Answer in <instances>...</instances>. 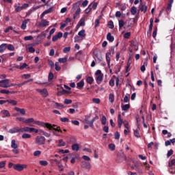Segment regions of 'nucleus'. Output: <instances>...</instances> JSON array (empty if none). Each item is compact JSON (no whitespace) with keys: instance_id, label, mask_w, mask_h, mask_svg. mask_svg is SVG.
<instances>
[{"instance_id":"nucleus-33","label":"nucleus","mask_w":175,"mask_h":175,"mask_svg":"<svg viewBox=\"0 0 175 175\" xmlns=\"http://www.w3.org/2000/svg\"><path fill=\"white\" fill-rule=\"evenodd\" d=\"M6 102H8V103H10L11 105H12V106L17 105V101L14 100H6Z\"/></svg>"},{"instance_id":"nucleus-30","label":"nucleus","mask_w":175,"mask_h":175,"mask_svg":"<svg viewBox=\"0 0 175 175\" xmlns=\"http://www.w3.org/2000/svg\"><path fill=\"white\" fill-rule=\"evenodd\" d=\"M131 14H133V16H135V14H136V13H137V8L136 7H132L131 8Z\"/></svg>"},{"instance_id":"nucleus-23","label":"nucleus","mask_w":175,"mask_h":175,"mask_svg":"<svg viewBox=\"0 0 175 175\" xmlns=\"http://www.w3.org/2000/svg\"><path fill=\"white\" fill-rule=\"evenodd\" d=\"M78 36L82 38V39H84L85 38V30L82 29L78 33Z\"/></svg>"},{"instance_id":"nucleus-21","label":"nucleus","mask_w":175,"mask_h":175,"mask_svg":"<svg viewBox=\"0 0 175 175\" xmlns=\"http://www.w3.org/2000/svg\"><path fill=\"white\" fill-rule=\"evenodd\" d=\"M72 151H79V150H80V146L78 144H74L72 145Z\"/></svg>"},{"instance_id":"nucleus-9","label":"nucleus","mask_w":175,"mask_h":175,"mask_svg":"<svg viewBox=\"0 0 175 175\" xmlns=\"http://www.w3.org/2000/svg\"><path fill=\"white\" fill-rule=\"evenodd\" d=\"M63 33L62 32H59L57 33V35L54 36L53 38H52V41L53 42H57V40H58V39H61V38L63 36Z\"/></svg>"},{"instance_id":"nucleus-51","label":"nucleus","mask_w":175,"mask_h":175,"mask_svg":"<svg viewBox=\"0 0 175 175\" xmlns=\"http://www.w3.org/2000/svg\"><path fill=\"white\" fill-rule=\"evenodd\" d=\"M0 87H3V88H9L10 85H9V83H0Z\"/></svg>"},{"instance_id":"nucleus-28","label":"nucleus","mask_w":175,"mask_h":175,"mask_svg":"<svg viewBox=\"0 0 175 175\" xmlns=\"http://www.w3.org/2000/svg\"><path fill=\"white\" fill-rule=\"evenodd\" d=\"M173 166H175V159H172L169 161L168 163V167H170V169H172Z\"/></svg>"},{"instance_id":"nucleus-62","label":"nucleus","mask_w":175,"mask_h":175,"mask_svg":"<svg viewBox=\"0 0 175 175\" xmlns=\"http://www.w3.org/2000/svg\"><path fill=\"white\" fill-rule=\"evenodd\" d=\"M65 105H70L72 103V100L70 99H65L64 100Z\"/></svg>"},{"instance_id":"nucleus-52","label":"nucleus","mask_w":175,"mask_h":175,"mask_svg":"<svg viewBox=\"0 0 175 175\" xmlns=\"http://www.w3.org/2000/svg\"><path fill=\"white\" fill-rule=\"evenodd\" d=\"M123 124H124V127L126 128V129H129V123H128V121L124 120L123 122Z\"/></svg>"},{"instance_id":"nucleus-47","label":"nucleus","mask_w":175,"mask_h":175,"mask_svg":"<svg viewBox=\"0 0 175 175\" xmlns=\"http://www.w3.org/2000/svg\"><path fill=\"white\" fill-rule=\"evenodd\" d=\"M66 61H68V59L66 57L59 59V62H60L61 64H65V62H66Z\"/></svg>"},{"instance_id":"nucleus-50","label":"nucleus","mask_w":175,"mask_h":175,"mask_svg":"<svg viewBox=\"0 0 175 175\" xmlns=\"http://www.w3.org/2000/svg\"><path fill=\"white\" fill-rule=\"evenodd\" d=\"M92 102L96 103V105H99L100 103V99L99 98H93Z\"/></svg>"},{"instance_id":"nucleus-19","label":"nucleus","mask_w":175,"mask_h":175,"mask_svg":"<svg viewBox=\"0 0 175 175\" xmlns=\"http://www.w3.org/2000/svg\"><path fill=\"white\" fill-rule=\"evenodd\" d=\"M89 6H90V8L92 10L93 9V10H96V8H98V3H96V2H92L90 5H89Z\"/></svg>"},{"instance_id":"nucleus-39","label":"nucleus","mask_w":175,"mask_h":175,"mask_svg":"<svg viewBox=\"0 0 175 175\" xmlns=\"http://www.w3.org/2000/svg\"><path fill=\"white\" fill-rule=\"evenodd\" d=\"M86 81L88 84H92V83H94V78H92V77H88Z\"/></svg>"},{"instance_id":"nucleus-46","label":"nucleus","mask_w":175,"mask_h":175,"mask_svg":"<svg viewBox=\"0 0 175 175\" xmlns=\"http://www.w3.org/2000/svg\"><path fill=\"white\" fill-rule=\"evenodd\" d=\"M8 49L10 51H14V46H13L12 44H8Z\"/></svg>"},{"instance_id":"nucleus-14","label":"nucleus","mask_w":175,"mask_h":175,"mask_svg":"<svg viewBox=\"0 0 175 175\" xmlns=\"http://www.w3.org/2000/svg\"><path fill=\"white\" fill-rule=\"evenodd\" d=\"M118 128H121V126H122V124H124V121H122V119L121 118V114L118 116Z\"/></svg>"},{"instance_id":"nucleus-35","label":"nucleus","mask_w":175,"mask_h":175,"mask_svg":"<svg viewBox=\"0 0 175 175\" xmlns=\"http://www.w3.org/2000/svg\"><path fill=\"white\" fill-rule=\"evenodd\" d=\"M66 146V143L64 142V139L59 140V147H65Z\"/></svg>"},{"instance_id":"nucleus-38","label":"nucleus","mask_w":175,"mask_h":175,"mask_svg":"<svg viewBox=\"0 0 175 175\" xmlns=\"http://www.w3.org/2000/svg\"><path fill=\"white\" fill-rule=\"evenodd\" d=\"M131 98V95L126 94L124 98V103H128L129 102V98Z\"/></svg>"},{"instance_id":"nucleus-6","label":"nucleus","mask_w":175,"mask_h":175,"mask_svg":"<svg viewBox=\"0 0 175 175\" xmlns=\"http://www.w3.org/2000/svg\"><path fill=\"white\" fill-rule=\"evenodd\" d=\"M36 91L37 92H40L44 98H47V96H49V92H47V89H37Z\"/></svg>"},{"instance_id":"nucleus-64","label":"nucleus","mask_w":175,"mask_h":175,"mask_svg":"<svg viewBox=\"0 0 175 175\" xmlns=\"http://www.w3.org/2000/svg\"><path fill=\"white\" fill-rule=\"evenodd\" d=\"M114 136H115V139L116 140H118V139H120V133L118 132L115 133Z\"/></svg>"},{"instance_id":"nucleus-10","label":"nucleus","mask_w":175,"mask_h":175,"mask_svg":"<svg viewBox=\"0 0 175 175\" xmlns=\"http://www.w3.org/2000/svg\"><path fill=\"white\" fill-rule=\"evenodd\" d=\"M50 22L44 20V19H42L41 20V22L39 23V26L40 27H47L49 26V24Z\"/></svg>"},{"instance_id":"nucleus-40","label":"nucleus","mask_w":175,"mask_h":175,"mask_svg":"<svg viewBox=\"0 0 175 175\" xmlns=\"http://www.w3.org/2000/svg\"><path fill=\"white\" fill-rule=\"evenodd\" d=\"M108 27L110 29H113V28H114V23H113V21H109L108 22Z\"/></svg>"},{"instance_id":"nucleus-44","label":"nucleus","mask_w":175,"mask_h":175,"mask_svg":"<svg viewBox=\"0 0 175 175\" xmlns=\"http://www.w3.org/2000/svg\"><path fill=\"white\" fill-rule=\"evenodd\" d=\"M40 165H41V166H47L49 163L47 161H40Z\"/></svg>"},{"instance_id":"nucleus-22","label":"nucleus","mask_w":175,"mask_h":175,"mask_svg":"<svg viewBox=\"0 0 175 175\" xmlns=\"http://www.w3.org/2000/svg\"><path fill=\"white\" fill-rule=\"evenodd\" d=\"M11 147L12 148H14V150L18 148V145L16 144V141L14 139H12L11 142Z\"/></svg>"},{"instance_id":"nucleus-1","label":"nucleus","mask_w":175,"mask_h":175,"mask_svg":"<svg viewBox=\"0 0 175 175\" xmlns=\"http://www.w3.org/2000/svg\"><path fill=\"white\" fill-rule=\"evenodd\" d=\"M46 143V137L42 135H38L36 137L35 144L36 146H43Z\"/></svg>"},{"instance_id":"nucleus-60","label":"nucleus","mask_w":175,"mask_h":175,"mask_svg":"<svg viewBox=\"0 0 175 175\" xmlns=\"http://www.w3.org/2000/svg\"><path fill=\"white\" fill-rule=\"evenodd\" d=\"M134 136H135V137H140V134L139 133L138 130L134 131Z\"/></svg>"},{"instance_id":"nucleus-24","label":"nucleus","mask_w":175,"mask_h":175,"mask_svg":"<svg viewBox=\"0 0 175 175\" xmlns=\"http://www.w3.org/2000/svg\"><path fill=\"white\" fill-rule=\"evenodd\" d=\"M132 64V59L129 57L128 62L126 64V72H129V69L131 67V64Z\"/></svg>"},{"instance_id":"nucleus-58","label":"nucleus","mask_w":175,"mask_h":175,"mask_svg":"<svg viewBox=\"0 0 175 175\" xmlns=\"http://www.w3.org/2000/svg\"><path fill=\"white\" fill-rule=\"evenodd\" d=\"M172 155H173V150L171 149L167 152V158H170Z\"/></svg>"},{"instance_id":"nucleus-8","label":"nucleus","mask_w":175,"mask_h":175,"mask_svg":"<svg viewBox=\"0 0 175 175\" xmlns=\"http://www.w3.org/2000/svg\"><path fill=\"white\" fill-rule=\"evenodd\" d=\"M81 167L85 169H91V163H90L88 161H82Z\"/></svg>"},{"instance_id":"nucleus-61","label":"nucleus","mask_w":175,"mask_h":175,"mask_svg":"<svg viewBox=\"0 0 175 175\" xmlns=\"http://www.w3.org/2000/svg\"><path fill=\"white\" fill-rule=\"evenodd\" d=\"M48 79L49 80H53V79H54V74H53V72H49Z\"/></svg>"},{"instance_id":"nucleus-42","label":"nucleus","mask_w":175,"mask_h":175,"mask_svg":"<svg viewBox=\"0 0 175 175\" xmlns=\"http://www.w3.org/2000/svg\"><path fill=\"white\" fill-rule=\"evenodd\" d=\"M109 100L111 102V103H113L114 102V94H110L109 96Z\"/></svg>"},{"instance_id":"nucleus-55","label":"nucleus","mask_w":175,"mask_h":175,"mask_svg":"<svg viewBox=\"0 0 175 175\" xmlns=\"http://www.w3.org/2000/svg\"><path fill=\"white\" fill-rule=\"evenodd\" d=\"M42 154V152L40 150H36L33 152V156L34 157H39Z\"/></svg>"},{"instance_id":"nucleus-7","label":"nucleus","mask_w":175,"mask_h":175,"mask_svg":"<svg viewBox=\"0 0 175 175\" xmlns=\"http://www.w3.org/2000/svg\"><path fill=\"white\" fill-rule=\"evenodd\" d=\"M139 9L141 12H143L144 13H146L148 7L146 5V3L141 2L139 6Z\"/></svg>"},{"instance_id":"nucleus-20","label":"nucleus","mask_w":175,"mask_h":175,"mask_svg":"<svg viewBox=\"0 0 175 175\" xmlns=\"http://www.w3.org/2000/svg\"><path fill=\"white\" fill-rule=\"evenodd\" d=\"M78 24V26L84 27V25H85V18H81V20L79 21Z\"/></svg>"},{"instance_id":"nucleus-48","label":"nucleus","mask_w":175,"mask_h":175,"mask_svg":"<svg viewBox=\"0 0 175 175\" xmlns=\"http://www.w3.org/2000/svg\"><path fill=\"white\" fill-rule=\"evenodd\" d=\"M124 25H125V23L124 22V21H122V20L119 21L120 29H121V28H122V27H124Z\"/></svg>"},{"instance_id":"nucleus-4","label":"nucleus","mask_w":175,"mask_h":175,"mask_svg":"<svg viewBox=\"0 0 175 175\" xmlns=\"http://www.w3.org/2000/svg\"><path fill=\"white\" fill-rule=\"evenodd\" d=\"M80 3H81V1H78L74 5L73 8L71 9V13H73L75 9H77L74 14L76 16H79L80 14V12H81V10L79 8V6H80Z\"/></svg>"},{"instance_id":"nucleus-13","label":"nucleus","mask_w":175,"mask_h":175,"mask_svg":"<svg viewBox=\"0 0 175 175\" xmlns=\"http://www.w3.org/2000/svg\"><path fill=\"white\" fill-rule=\"evenodd\" d=\"M24 132H29V133H31V127L25 126L23 128H21L20 133H23Z\"/></svg>"},{"instance_id":"nucleus-43","label":"nucleus","mask_w":175,"mask_h":175,"mask_svg":"<svg viewBox=\"0 0 175 175\" xmlns=\"http://www.w3.org/2000/svg\"><path fill=\"white\" fill-rule=\"evenodd\" d=\"M0 92H1V94H13L14 92H10V91H9L8 90H1L0 91Z\"/></svg>"},{"instance_id":"nucleus-11","label":"nucleus","mask_w":175,"mask_h":175,"mask_svg":"<svg viewBox=\"0 0 175 175\" xmlns=\"http://www.w3.org/2000/svg\"><path fill=\"white\" fill-rule=\"evenodd\" d=\"M111 59V53H106V61L107 62V65L109 68H110V61Z\"/></svg>"},{"instance_id":"nucleus-37","label":"nucleus","mask_w":175,"mask_h":175,"mask_svg":"<svg viewBox=\"0 0 175 175\" xmlns=\"http://www.w3.org/2000/svg\"><path fill=\"white\" fill-rule=\"evenodd\" d=\"M31 136L28 133H23L22 135V139H31Z\"/></svg>"},{"instance_id":"nucleus-56","label":"nucleus","mask_w":175,"mask_h":175,"mask_svg":"<svg viewBox=\"0 0 175 175\" xmlns=\"http://www.w3.org/2000/svg\"><path fill=\"white\" fill-rule=\"evenodd\" d=\"M6 165V161H1L0 162V169H3Z\"/></svg>"},{"instance_id":"nucleus-5","label":"nucleus","mask_w":175,"mask_h":175,"mask_svg":"<svg viewBox=\"0 0 175 175\" xmlns=\"http://www.w3.org/2000/svg\"><path fill=\"white\" fill-rule=\"evenodd\" d=\"M14 170H17L18 172H23L24 169H27V165L24 164H16L14 165Z\"/></svg>"},{"instance_id":"nucleus-26","label":"nucleus","mask_w":175,"mask_h":175,"mask_svg":"<svg viewBox=\"0 0 175 175\" xmlns=\"http://www.w3.org/2000/svg\"><path fill=\"white\" fill-rule=\"evenodd\" d=\"M107 39L109 40V42H114V37L111 36V33H107Z\"/></svg>"},{"instance_id":"nucleus-3","label":"nucleus","mask_w":175,"mask_h":175,"mask_svg":"<svg viewBox=\"0 0 175 175\" xmlns=\"http://www.w3.org/2000/svg\"><path fill=\"white\" fill-rule=\"evenodd\" d=\"M34 124H36V125H40V126H44V128H47L49 131H51L53 129V125L49 123H44L43 122H40V121H34Z\"/></svg>"},{"instance_id":"nucleus-27","label":"nucleus","mask_w":175,"mask_h":175,"mask_svg":"<svg viewBox=\"0 0 175 175\" xmlns=\"http://www.w3.org/2000/svg\"><path fill=\"white\" fill-rule=\"evenodd\" d=\"M38 9H39V7L33 8L31 10L28 11V12L27 13V16H31V14H32V13H33L35 10H38Z\"/></svg>"},{"instance_id":"nucleus-49","label":"nucleus","mask_w":175,"mask_h":175,"mask_svg":"<svg viewBox=\"0 0 175 175\" xmlns=\"http://www.w3.org/2000/svg\"><path fill=\"white\" fill-rule=\"evenodd\" d=\"M146 66H147V62H144V65L141 66L142 72H146Z\"/></svg>"},{"instance_id":"nucleus-57","label":"nucleus","mask_w":175,"mask_h":175,"mask_svg":"<svg viewBox=\"0 0 175 175\" xmlns=\"http://www.w3.org/2000/svg\"><path fill=\"white\" fill-rule=\"evenodd\" d=\"M33 37L32 36H27L24 38V40H32Z\"/></svg>"},{"instance_id":"nucleus-32","label":"nucleus","mask_w":175,"mask_h":175,"mask_svg":"<svg viewBox=\"0 0 175 175\" xmlns=\"http://www.w3.org/2000/svg\"><path fill=\"white\" fill-rule=\"evenodd\" d=\"M108 148L110 151H114V150H116V145L114 144H109L108 145Z\"/></svg>"},{"instance_id":"nucleus-53","label":"nucleus","mask_w":175,"mask_h":175,"mask_svg":"<svg viewBox=\"0 0 175 175\" xmlns=\"http://www.w3.org/2000/svg\"><path fill=\"white\" fill-rule=\"evenodd\" d=\"M106 121H107L106 116H103L101 118L102 125H105L106 124Z\"/></svg>"},{"instance_id":"nucleus-31","label":"nucleus","mask_w":175,"mask_h":175,"mask_svg":"<svg viewBox=\"0 0 175 175\" xmlns=\"http://www.w3.org/2000/svg\"><path fill=\"white\" fill-rule=\"evenodd\" d=\"M6 44H3L0 45V53H3L6 50Z\"/></svg>"},{"instance_id":"nucleus-34","label":"nucleus","mask_w":175,"mask_h":175,"mask_svg":"<svg viewBox=\"0 0 175 175\" xmlns=\"http://www.w3.org/2000/svg\"><path fill=\"white\" fill-rule=\"evenodd\" d=\"M85 122H86V124H88L90 126H91V128H94V123L92 120L88 121V118H85Z\"/></svg>"},{"instance_id":"nucleus-59","label":"nucleus","mask_w":175,"mask_h":175,"mask_svg":"<svg viewBox=\"0 0 175 175\" xmlns=\"http://www.w3.org/2000/svg\"><path fill=\"white\" fill-rule=\"evenodd\" d=\"M115 80L113 79H111L109 81V85H111V87H114L115 85Z\"/></svg>"},{"instance_id":"nucleus-16","label":"nucleus","mask_w":175,"mask_h":175,"mask_svg":"<svg viewBox=\"0 0 175 175\" xmlns=\"http://www.w3.org/2000/svg\"><path fill=\"white\" fill-rule=\"evenodd\" d=\"M1 114H3V118H5V117H10V113H9V111L8 110L1 111Z\"/></svg>"},{"instance_id":"nucleus-36","label":"nucleus","mask_w":175,"mask_h":175,"mask_svg":"<svg viewBox=\"0 0 175 175\" xmlns=\"http://www.w3.org/2000/svg\"><path fill=\"white\" fill-rule=\"evenodd\" d=\"M31 122H35V120L32 118H30L29 119H26L25 120V124H31Z\"/></svg>"},{"instance_id":"nucleus-45","label":"nucleus","mask_w":175,"mask_h":175,"mask_svg":"<svg viewBox=\"0 0 175 175\" xmlns=\"http://www.w3.org/2000/svg\"><path fill=\"white\" fill-rule=\"evenodd\" d=\"M53 12V7L50 8L48 10H46L45 11H44V14H49V13H52Z\"/></svg>"},{"instance_id":"nucleus-54","label":"nucleus","mask_w":175,"mask_h":175,"mask_svg":"<svg viewBox=\"0 0 175 175\" xmlns=\"http://www.w3.org/2000/svg\"><path fill=\"white\" fill-rule=\"evenodd\" d=\"M9 79H3L0 81V84H9Z\"/></svg>"},{"instance_id":"nucleus-12","label":"nucleus","mask_w":175,"mask_h":175,"mask_svg":"<svg viewBox=\"0 0 175 175\" xmlns=\"http://www.w3.org/2000/svg\"><path fill=\"white\" fill-rule=\"evenodd\" d=\"M134 166L135 167L136 172H137L139 174H143V170L140 169V167H139V164L137 163V162L134 163Z\"/></svg>"},{"instance_id":"nucleus-63","label":"nucleus","mask_w":175,"mask_h":175,"mask_svg":"<svg viewBox=\"0 0 175 175\" xmlns=\"http://www.w3.org/2000/svg\"><path fill=\"white\" fill-rule=\"evenodd\" d=\"M64 53H69L70 51V47H65L63 50Z\"/></svg>"},{"instance_id":"nucleus-29","label":"nucleus","mask_w":175,"mask_h":175,"mask_svg":"<svg viewBox=\"0 0 175 175\" xmlns=\"http://www.w3.org/2000/svg\"><path fill=\"white\" fill-rule=\"evenodd\" d=\"M84 87V81H81L77 83V88L81 89Z\"/></svg>"},{"instance_id":"nucleus-25","label":"nucleus","mask_w":175,"mask_h":175,"mask_svg":"<svg viewBox=\"0 0 175 175\" xmlns=\"http://www.w3.org/2000/svg\"><path fill=\"white\" fill-rule=\"evenodd\" d=\"M130 108H131V105L129 104H126L122 106V110H123V111H127V110H129Z\"/></svg>"},{"instance_id":"nucleus-15","label":"nucleus","mask_w":175,"mask_h":175,"mask_svg":"<svg viewBox=\"0 0 175 175\" xmlns=\"http://www.w3.org/2000/svg\"><path fill=\"white\" fill-rule=\"evenodd\" d=\"M14 110H16V111H18L23 116H25V109H21L19 107H15Z\"/></svg>"},{"instance_id":"nucleus-2","label":"nucleus","mask_w":175,"mask_h":175,"mask_svg":"<svg viewBox=\"0 0 175 175\" xmlns=\"http://www.w3.org/2000/svg\"><path fill=\"white\" fill-rule=\"evenodd\" d=\"M96 75V81L98 84H100L102 83V80H103V74L100 70H98L95 72Z\"/></svg>"},{"instance_id":"nucleus-41","label":"nucleus","mask_w":175,"mask_h":175,"mask_svg":"<svg viewBox=\"0 0 175 175\" xmlns=\"http://www.w3.org/2000/svg\"><path fill=\"white\" fill-rule=\"evenodd\" d=\"M100 21V16H99L98 19H96L94 22V27L95 28H97V27H99V23Z\"/></svg>"},{"instance_id":"nucleus-17","label":"nucleus","mask_w":175,"mask_h":175,"mask_svg":"<svg viewBox=\"0 0 175 175\" xmlns=\"http://www.w3.org/2000/svg\"><path fill=\"white\" fill-rule=\"evenodd\" d=\"M18 132H20V128L18 127H14L9 130L10 133H18Z\"/></svg>"},{"instance_id":"nucleus-18","label":"nucleus","mask_w":175,"mask_h":175,"mask_svg":"<svg viewBox=\"0 0 175 175\" xmlns=\"http://www.w3.org/2000/svg\"><path fill=\"white\" fill-rule=\"evenodd\" d=\"M28 21H29V19H26L23 21V23L21 26V29H25V28H27V24H28Z\"/></svg>"}]
</instances>
